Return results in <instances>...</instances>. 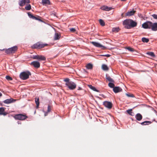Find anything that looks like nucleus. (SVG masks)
Instances as JSON below:
<instances>
[{
	"label": "nucleus",
	"instance_id": "obj_1",
	"mask_svg": "<svg viewBox=\"0 0 157 157\" xmlns=\"http://www.w3.org/2000/svg\"><path fill=\"white\" fill-rule=\"evenodd\" d=\"M142 27L145 29H151L153 31H157V23L147 21L142 25Z\"/></svg>",
	"mask_w": 157,
	"mask_h": 157
},
{
	"label": "nucleus",
	"instance_id": "obj_2",
	"mask_svg": "<svg viewBox=\"0 0 157 157\" xmlns=\"http://www.w3.org/2000/svg\"><path fill=\"white\" fill-rule=\"evenodd\" d=\"M123 24L125 25V28L127 29H130L131 28L136 27L137 25V23L133 20L131 19H126L124 20Z\"/></svg>",
	"mask_w": 157,
	"mask_h": 157
},
{
	"label": "nucleus",
	"instance_id": "obj_3",
	"mask_svg": "<svg viewBox=\"0 0 157 157\" xmlns=\"http://www.w3.org/2000/svg\"><path fill=\"white\" fill-rule=\"evenodd\" d=\"M66 83L65 85L70 90H73L75 89L76 87V84L74 82L70 81L69 78H67L64 80Z\"/></svg>",
	"mask_w": 157,
	"mask_h": 157
},
{
	"label": "nucleus",
	"instance_id": "obj_4",
	"mask_svg": "<svg viewBox=\"0 0 157 157\" xmlns=\"http://www.w3.org/2000/svg\"><path fill=\"white\" fill-rule=\"evenodd\" d=\"M47 44H43L40 42H37L36 44L33 45L31 48L33 49L38 48L40 49L44 48V47L47 46Z\"/></svg>",
	"mask_w": 157,
	"mask_h": 157
},
{
	"label": "nucleus",
	"instance_id": "obj_5",
	"mask_svg": "<svg viewBox=\"0 0 157 157\" xmlns=\"http://www.w3.org/2000/svg\"><path fill=\"white\" fill-rule=\"evenodd\" d=\"M31 75V73L29 71L23 72L20 74V77L21 79L24 80L28 78L29 76Z\"/></svg>",
	"mask_w": 157,
	"mask_h": 157
},
{
	"label": "nucleus",
	"instance_id": "obj_6",
	"mask_svg": "<svg viewBox=\"0 0 157 157\" xmlns=\"http://www.w3.org/2000/svg\"><path fill=\"white\" fill-rule=\"evenodd\" d=\"M14 117L16 120L23 121L27 118L28 117L25 114H19L15 115Z\"/></svg>",
	"mask_w": 157,
	"mask_h": 157
},
{
	"label": "nucleus",
	"instance_id": "obj_7",
	"mask_svg": "<svg viewBox=\"0 0 157 157\" xmlns=\"http://www.w3.org/2000/svg\"><path fill=\"white\" fill-rule=\"evenodd\" d=\"M17 48L16 46H15L11 48L6 50L5 52L7 54L13 53L17 51Z\"/></svg>",
	"mask_w": 157,
	"mask_h": 157
},
{
	"label": "nucleus",
	"instance_id": "obj_8",
	"mask_svg": "<svg viewBox=\"0 0 157 157\" xmlns=\"http://www.w3.org/2000/svg\"><path fill=\"white\" fill-rule=\"evenodd\" d=\"M28 15L30 18L33 19L38 20L40 21H42L41 20V17L39 16L36 15V16H34L30 12L28 13Z\"/></svg>",
	"mask_w": 157,
	"mask_h": 157
},
{
	"label": "nucleus",
	"instance_id": "obj_9",
	"mask_svg": "<svg viewBox=\"0 0 157 157\" xmlns=\"http://www.w3.org/2000/svg\"><path fill=\"white\" fill-rule=\"evenodd\" d=\"M33 58V59H37L39 60L45 61L46 59V57L44 56L36 55L34 56Z\"/></svg>",
	"mask_w": 157,
	"mask_h": 157
},
{
	"label": "nucleus",
	"instance_id": "obj_10",
	"mask_svg": "<svg viewBox=\"0 0 157 157\" xmlns=\"http://www.w3.org/2000/svg\"><path fill=\"white\" fill-rule=\"evenodd\" d=\"M103 105L105 107L109 109H111L113 106L112 103L107 101H104L103 102Z\"/></svg>",
	"mask_w": 157,
	"mask_h": 157
},
{
	"label": "nucleus",
	"instance_id": "obj_11",
	"mask_svg": "<svg viewBox=\"0 0 157 157\" xmlns=\"http://www.w3.org/2000/svg\"><path fill=\"white\" fill-rule=\"evenodd\" d=\"M91 43L93 44L95 46L101 48L102 49H105V47L104 46H103L102 45H101L100 43L97 42H96L92 41L91 42Z\"/></svg>",
	"mask_w": 157,
	"mask_h": 157
},
{
	"label": "nucleus",
	"instance_id": "obj_12",
	"mask_svg": "<svg viewBox=\"0 0 157 157\" xmlns=\"http://www.w3.org/2000/svg\"><path fill=\"white\" fill-rule=\"evenodd\" d=\"M30 2V0H19V4L21 6H23L26 3Z\"/></svg>",
	"mask_w": 157,
	"mask_h": 157
},
{
	"label": "nucleus",
	"instance_id": "obj_13",
	"mask_svg": "<svg viewBox=\"0 0 157 157\" xmlns=\"http://www.w3.org/2000/svg\"><path fill=\"white\" fill-rule=\"evenodd\" d=\"M16 100L13 98L7 99L3 101V102L6 104H10L11 103L14 102L16 101Z\"/></svg>",
	"mask_w": 157,
	"mask_h": 157
},
{
	"label": "nucleus",
	"instance_id": "obj_14",
	"mask_svg": "<svg viewBox=\"0 0 157 157\" xmlns=\"http://www.w3.org/2000/svg\"><path fill=\"white\" fill-rule=\"evenodd\" d=\"M31 64L36 68H38L40 67V63L38 61H33L31 63Z\"/></svg>",
	"mask_w": 157,
	"mask_h": 157
},
{
	"label": "nucleus",
	"instance_id": "obj_15",
	"mask_svg": "<svg viewBox=\"0 0 157 157\" xmlns=\"http://www.w3.org/2000/svg\"><path fill=\"white\" fill-rule=\"evenodd\" d=\"M113 91L115 93H117L122 91V89L119 86H117L114 87Z\"/></svg>",
	"mask_w": 157,
	"mask_h": 157
},
{
	"label": "nucleus",
	"instance_id": "obj_16",
	"mask_svg": "<svg viewBox=\"0 0 157 157\" xmlns=\"http://www.w3.org/2000/svg\"><path fill=\"white\" fill-rule=\"evenodd\" d=\"M61 37V34L59 33H56L54 35V40H58Z\"/></svg>",
	"mask_w": 157,
	"mask_h": 157
},
{
	"label": "nucleus",
	"instance_id": "obj_17",
	"mask_svg": "<svg viewBox=\"0 0 157 157\" xmlns=\"http://www.w3.org/2000/svg\"><path fill=\"white\" fill-rule=\"evenodd\" d=\"M135 118L137 120L140 121L142 119L143 117L140 113H138L135 115Z\"/></svg>",
	"mask_w": 157,
	"mask_h": 157
},
{
	"label": "nucleus",
	"instance_id": "obj_18",
	"mask_svg": "<svg viewBox=\"0 0 157 157\" xmlns=\"http://www.w3.org/2000/svg\"><path fill=\"white\" fill-rule=\"evenodd\" d=\"M101 9L103 10L109 11L111 10L113 8L108 7L107 6H104L101 7Z\"/></svg>",
	"mask_w": 157,
	"mask_h": 157
},
{
	"label": "nucleus",
	"instance_id": "obj_19",
	"mask_svg": "<svg viewBox=\"0 0 157 157\" xmlns=\"http://www.w3.org/2000/svg\"><path fill=\"white\" fill-rule=\"evenodd\" d=\"M5 109V108L4 107L0 108V115H6L7 113L4 112Z\"/></svg>",
	"mask_w": 157,
	"mask_h": 157
},
{
	"label": "nucleus",
	"instance_id": "obj_20",
	"mask_svg": "<svg viewBox=\"0 0 157 157\" xmlns=\"http://www.w3.org/2000/svg\"><path fill=\"white\" fill-rule=\"evenodd\" d=\"M135 12H136V11H134L133 10L128 11L126 13V15L127 16H131L133 15L134 14Z\"/></svg>",
	"mask_w": 157,
	"mask_h": 157
},
{
	"label": "nucleus",
	"instance_id": "obj_21",
	"mask_svg": "<svg viewBox=\"0 0 157 157\" xmlns=\"http://www.w3.org/2000/svg\"><path fill=\"white\" fill-rule=\"evenodd\" d=\"M42 2L43 5H50V4L49 0H42Z\"/></svg>",
	"mask_w": 157,
	"mask_h": 157
},
{
	"label": "nucleus",
	"instance_id": "obj_22",
	"mask_svg": "<svg viewBox=\"0 0 157 157\" xmlns=\"http://www.w3.org/2000/svg\"><path fill=\"white\" fill-rule=\"evenodd\" d=\"M39 99L38 97H36L35 99V102L36 105V107L37 108H38L39 107Z\"/></svg>",
	"mask_w": 157,
	"mask_h": 157
},
{
	"label": "nucleus",
	"instance_id": "obj_23",
	"mask_svg": "<svg viewBox=\"0 0 157 157\" xmlns=\"http://www.w3.org/2000/svg\"><path fill=\"white\" fill-rule=\"evenodd\" d=\"M152 122L150 121H146L141 123V124L142 125H149L151 124Z\"/></svg>",
	"mask_w": 157,
	"mask_h": 157
},
{
	"label": "nucleus",
	"instance_id": "obj_24",
	"mask_svg": "<svg viewBox=\"0 0 157 157\" xmlns=\"http://www.w3.org/2000/svg\"><path fill=\"white\" fill-rule=\"evenodd\" d=\"M102 69L104 71H107L109 70V68L107 65L104 64L102 66Z\"/></svg>",
	"mask_w": 157,
	"mask_h": 157
},
{
	"label": "nucleus",
	"instance_id": "obj_25",
	"mask_svg": "<svg viewBox=\"0 0 157 157\" xmlns=\"http://www.w3.org/2000/svg\"><path fill=\"white\" fill-rule=\"evenodd\" d=\"M86 67L88 69H92L93 67V65L92 64L89 63L86 64Z\"/></svg>",
	"mask_w": 157,
	"mask_h": 157
},
{
	"label": "nucleus",
	"instance_id": "obj_26",
	"mask_svg": "<svg viewBox=\"0 0 157 157\" xmlns=\"http://www.w3.org/2000/svg\"><path fill=\"white\" fill-rule=\"evenodd\" d=\"M106 78L109 82H114V80L109 76H106Z\"/></svg>",
	"mask_w": 157,
	"mask_h": 157
},
{
	"label": "nucleus",
	"instance_id": "obj_27",
	"mask_svg": "<svg viewBox=\"0 0 157 157\" xmlns=\"http://www.w3.org/2000/svg\"><path fill=\"white\" fill-rule=\"evenodd\" d=\"M146 54L149 56H150L152 57H155V56L154 53L152 52H148L146 53Z\"/></svg>",
	"mask_w": 157,
	"mask_h": 157
},
{
	"label": "nucleus",
	"instance_id": "obj_28",
	"mask_svg": "<svg viewBox=\"0 0 157 157\" xmlns=\"http://www.w3.org/2000/svg\"><path fill=\"white\" fill-rule=\"evenodd\" d=\"M89 86L91 89L92 90L94 91L97 92H99V91L98 90L96 89L93 86L91 85H89Z\"/></svg>",
	"mask_w": 157,
	"mask_h": 157
},
{
	"label": "nucleus",
	"instance_id": "obj_29",
	"mask_svg": "<svg viewBox=\"0 0 157 157\" xmlns=\"http://www.w3.org/2000/svg\"><path fill=\"white\" fill-rule=\"evenodd\" d=\"M132 109H130L128 110H127V112L130 115L133 116V113L132 112Z\"/></svg>",
	"mask_w": 157,
	"mask_h": 157
},
{
	"label": "nucleus",
	"instance_id": "obj_30",
	"mask_svg": "<svg viewBox=\"0 0 157 157\" xmlns=\"http://www.w3.org/2000/svg\"><path fill=\"white\" fill-rule=\"evenodd\" d=\"M142 41L144 43H148L149 42V40L148 39L145 37H143L142 38Z\"/></svg>",
	"mask_w": 157,
	"mask_h": 157
},
{
	"label": "nucleus",
	"instance_id": "obj_31",
	"mask_svg": "<svg viewBox=\"0 0 157 157\" xmlns=\"http://www.w3.org/2000/svg\"><path fill=\"white\" fill-rule=\"evenodd\" d=\"M31 6L30 4H29L27 6H26L25 7V9L26 10H29L31 9Z\"/></svg>",
	"mask_w": 157,
	"mask_h": 157
},
{
	"label": "nucleus",
	"instance_id": "obj_32",
	"mask_svg": "<svg viewBox=\"0 0 157 157\" xmlns=\"http://www.w3.org/2000/svg\"><path fill=\"white\" fill-rule=\"evenodd\" d=\"M119 30L120 29L119 28H113L112 29V31L113 32L116 33L118 32Z\"/></svg>",
	"mask_w": 157,
	"mask_h": 157
},
{
	"label": "nucleus",
	"instance_id": "obj_33",
	"mask_svg": "<svg viewBox=\"0 0 157 157\" xmlns=\"http://www.w3.org/2000/svg\"><path fill=\"white\" fill-rule=\"evenodd\" d=\"M99 22L102 26H104L105 25V23L101 19H100L99 20Z\"/></svg>",
	"mask_w": 157,
	"mask_h": 157
},
{
	"label": "nucleus",
	"instance_id": "obj_34",
	"mask_svg": "<svg viewBox=\"0 0 157 157\" xmlns=\"http://www.w3.org/2000/svg\"><path fill=\"white\" fill-rule=\"evenodd\" d=\"M108 86L110 88H114V84L112 82H109L108 84Z\"/></svg>",
	"mask_w": 157,
	"mask_h": 157
},
{
	"label": "nucleus",
	"instance_id": "obj_35",
	"mask_svg": "<svg viewBox=\"0 0 157 157\" xmlns=\"http://www.w3.org/2000/svg\"><path fill=\"white\" fill-rule=\"evenodd\" d=\"M6 78L7 80H8V81H10L12 80V78L8 75L6 76Z\"/></svg>",
	"mask_w": 157,
	"mask_h": 157
},
{
	"label": "nucleus",
	"instance_id": "obj_36",
	"mask_svg": "<svg viewBox=\"0 0 157 157\" xmlns=\"http://www.w3.org/2000/svg\"><path fill=\"white\" fill-rule=\"evenodd\" d=\"M52 106L48 105V109L47 111H48V112H50L52 109Z\"/></svg>",
	"mask_w": 157,
	"mask_h": 157
},
{
	"label": "nucleus",
	"instance_id": "obj_37",
	"mask_svg": "<svg viewBox=\"0 0 157 157\" xmlns=\"http://www.w3.org/2000/svg\"><path fill=\"white\" fill-rule=\"evenodd\" d=\"M127 49L130 51L133 52L134 51V49L133 48H131L130 47H128L127 48Z\"/></svg>",
	"mask_w": 157,
	"mask_h": 157
},
{
	"label": "nucleus",
	"instance_id": "obj_38",
	"mask_svg": "<svg viewBox=\"0 0 157 157\" xmlns=\"http://www.w3.org/2000/svg\"><path fill=\"white\" fill-rule=\"evenodd\" d=\"M126 95H127V96H128V97H134L133 95L132 94H126Z\"/></svg>",
	"mask_w": 157,
	"mask_h": 157
},
{
	"label": "nucleus",
	"instance_id": "obj_39",
	"mask_svg": "<svg viewBox=\"0 0 157 157\" xmlns=\"http://www.w3.org/2000/svg\"><path fill=\"white\" fill-rule=\"evenodd\" d=\"M152 16L154 19H157V15L156 14H153L152 15Z\"/></svg>",
	"mask_w": 157,
	"mask_h": 157
},
{
	"label": "nucleus",
	"instance_id": "obj_40",
	"mask_svg": "<svg viewBox=\"0 0 157 157\" xmlns=\"http://www.w3.org/2000/svg\"><path fill=\"white\" fill-rule=\"evenodd\" d=\"M70 30L71 32H74L76 30L75 29L72 28L70 29Z\"/></svg>",
	"mask_w": 157,
	"mask_h": 157
},
{
	"label": "nucleus",
	"instance_id": "obj_41",
	"mask_svg": "<svg viewBox=\"0 0 157 157\" xmlns=\"http://www.w3.org/2000/svg\"><path fill=\"white\" fill-rule=\"evenodd\" d=\"M101 56H106L107 57H109L110 56V55L109 54H107V55H101Z\"/></svg>",
	"mask_w": 157,
	"mask_h": 157
},
{
	"label": "nucleus",
	"instance_id": "obj_42",
	"mask_svg": "<svg viewBox=\"0 0 157 157\" xmlns=\"http://www.w3.org/2000/svg\"><path fill=\"white\" fill-rule=\"evenodd\" d=\"M49 112H48V111L46 112H45V113H44V116H46L48 115V113Z\"/></svg>",
	"mask_w": 157,
	"mask_h": 157
},
{
	"label": "nucleus",
	"instance_id": "obj_43",
	"mask_svg": "<svg viewBox=\"0 0 157 157\" xmlns=\"http://www.w3.org/2000/svg\"><path fill=\"white\" fill-rule=\"evenodd\" d=\"M82 88L80 87H79L78 89V90H82Z\"/></svg>",
	"mask_w": 157,
	"mask_h": 157
},
{
	"label": "nucleus",
	"instance_id": "obj_44",
	"mask_svg": "<svg viewBox=\"0 0 157 157\" xmlns=\"http://www.w3.org/2000/svg\"><path fill=\"white\" fill-rule=\"evenodd\" d=\"M2 96V94L0 92V98Z\"/></svg>",
	"mask_w": 157,
	"mask_h": 157
},
{
	"label": "nucleus",
	"instance_id": "obj_45",
	"mask_svg": "<svg viewBox=\"0 0 157 157\" xmlns=\"http://www.w3.org/2000/svg\"><path fill=\"white\" fill-rule=\"evenodd\" d=\"M121 0L122 1H126V0Z\"/></svg>",
	"mask_w": 157,
	"mask_h": 157
},
{
	"label": "nucleus",
	"instance_id": "obj_46",
	"mask_svg": "<svg viewBox=\"0 0 157 157\" xmlns=\"http://www.w3.org/2000/svg\"><path fill=\"white\" fill-rule=\"evenodd\" d=\"M0 105H2V103H0Z\"/></svg>",
	"mask_w": 157,
	"mask_h": 157
},
{
	"label": "nucleus",
	"instance_id": "obj_47",
	"mask_svg": "<svg viewBox=\"0 0 157 157\" xmlns=\"http://www.w3.org/2000/svg\"><path fill=\"white\" fill-rule=\"evenodd\" d=\"M4 50V49L2 50V51H3V50Z\"/></svg>",
	"mask_w": 157,
	"mask_h": 157
}]
</instances>
